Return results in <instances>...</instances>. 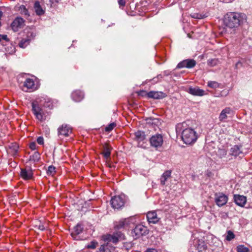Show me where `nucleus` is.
I'll return each instance as SVG.
<instances>
[{
  "label": "nucleus",
  "instance_id": "1",
  "mask_svg": "<svg viewBox=\"0 0 252 252\" xmlns=\"http://www.w3.org/2000/svg\"><path fill=\"white\" fill-rule=\"evenodd\" d=\"M246 14L238 12H229L224 16V22L230 28H237L246 21Z\"/></svg>",
  "mask_w": 252,
  "mask_h": 252
},
{
  "label": "nucleus",
  "instance_id": "2",
  "mask_svg": "<svg viewBox=\"0 0 252 252\" xmlns=\"http://www.w3.org/2000/svg\"><path fill=\"white\" fill-rule=\"evenodd\" d=\"M197 139V135L195 130L191 128H187L182 132V139L186 144L194 143Z\"/></svg>",
  "mask_w": 252,
  "mask_h": 252
},
{
  "label": "nucleus",
  "instance_id": "3",
  "mask_svg": "<svg viewBox=\"0 0 252 252\" xmlns=\"http://www.w3.org/2000/svg\"><path fill=\"white\" fill-rule=\"evenodd\" d=\"M149 233V230L145 226L139 224L135 226L132 231L133 236L138 238L140 236L146 235Z\"/></svg>",
  "mask_w": 252,
  "mask_h": 252
},
{
  "label": "nucleus",
  "instance_id": "4",
  "mask_svg": "<svg viewBox=\"0 0 252 252\" xmlns=\"http://www.w3.org/2000/svg\"><path fill=\"white\" fill-rule=\"evenodd\" d=\"M125 201L123 196H115L112 198L111 204L112 207L116 209H119L124 206Z\"/></svg>",
  "mask_w": 252,
  "mask_h": 252
},
{
  "label": "nucleus",
  "instance_id": "5",
  "mask_svg": "<svg viewBox=\"0 0 252 252\" xmlns=\"http://www.w3.org/2000/svg\"><path fill=\"white\" fill-rule=\"evenodd\" d=\"M227 201L228 197L224 193L217 192L215 194V202L219 207L224 206Z\"/></svg>",
  "mask_w": 252,
  "mask_h": 252
},
{
  "label": "nucleus",
  "instance_id": "6",
  "mask_svg": "<svg viewBox=\"0 0 252 252\" xmlns=\"http://www.w3.org/2000/svg\"><path fill=\"white\" fill-rule=\"evenodd\" d=\"M124 235L120 231L114 233L112 235H107L105 236L104 240L108 242H112L116 244L119 240L124 239Z\"/></svg>",
  "mask_w": 252,
  "mask_h": 252
},
{
  "label": "nucleus",
  "instance_id": "7",
  "mask_svg": "<svg viewBox=\"0 0 252 252\" xmlns=\"http://www.w3.org/2000/svg\"><path fill=\"white\" fill-rule=\"evenodd\" d=\"M71 132L72 129L71 127L66 124H63L58 128V136L60 138L68 136Z\"/></svg>",
  "mask_w": 252,
  "mask_h": 252
},
{
  "label": "nucleus",
  "instance_id": "8",
  "mask_svg": "<svg viewBox=\"0 0 252 252\" xmlns=\"http://www.w3.org/2000/svg\"><path fill=\"white\" fill-rule=\"evenodd\" d=\"M32 110L37 119L40 121L45 120L43 110L34 102L32 103Z\"/></svg>",
  "mask_w": 252,
  "mask_h": 252
},
{
  "label": "nucleus",
  "instance_id": "9",
  "mask_svg": "<svg viewBox=\"0 0 252 252\" xmlns=\"http://www.w3.org/2000/svg\"><path fill=\"white\" fill-rule=\"evenodd\" d=\"M150 141L152 147L158 148L162 145L163 137L160 134H156L151 137Z\"/></svg>",
  "mask_w": 252,
  "mask_h": 252
},
{
  "label": "nucleus",
  "instance_id": "10",
  "mask_svg": "<svg viewBox=\"0 0 252 252\" xmlns=\"http://www.w3.org/2000/svg\"><path fill=\"white\" fill-rule=\"evenodd\" d=\"M24 24V20L21 17H17L14 19L11 24V27L14 32H17L22 28Z\"/></svg>",
  "mask_w": 252,
  "mask_h": 252
},
{
  "label": "nucleus",
  "instance_id": "11",
  "mask_svg": "<svg viewBox=\"0 0 252 252\" xmlns=\"http://www.w3.org/2000/svg\"><path fill=\"white\" fill-rule=\"evenodd\" d=\"M233 198L235 203L240 207H244L246 204L247 198L244 195L235 194Z\"/></svg>",
  "mask_w": 252,
  "mask_h": 252
},
{
  "label": "nucleus",
  "instance_id": "12",
  "mask_svg": "<svg viewBox=\"0 0 252 252\" xmlns=\"http://www.w3.org/2000/svg\"><path fill=\"white\" fill-rule=\"evenodd\" d=\"M83 227L82 225L78 224L74 227L71 233V235L74 240H79V236L78 235L82 232Z\"/></svg>",
  "mask_w": 252,
  "mask_h": 252
},
{
  "label": "nucleus",
  "instance_id": "13",
  "mask_svg": "<svg viewBox=\"0 0 252 252\" xmlns=\"http://www.w3.org/2000/svg\"><path fill=\"white\" fill-rule=\"evenodd\" d=\"M147 218L150 223L155 224L159 220V218L158 217L157 214L155 211L148 212L147 214Z\"/></svg>",
  "mask_w": 252,
  "mask_h": 252
},
{
  "label": "nucleus",
  "instance_id": "14",
  "mask_svg": "<svg viewBox=\"0 0 252 252\" xmlns=\"http://www.w3.org/2000/svg\"><path fill=\"white\" fill-rule=\"evenodd\" d=\"M189 93L193 95L196 96H203L205 94V91L200 89L198 87H190L189 89Z\"/></svg>",
  "mask_w": 252,
  "mask_h": 252
},
{
  "label": "nucleus",
  "instance_id": "15",
  "mask_svg": "<svg viewBox=\"0 0 252 252\" xmlns=\"http://www.w3.org/2000/svg\"><path fill=\"white\" fill-rule=\"evenodd\" d=\"M165 96V94L161 92L151 91L148 94V97L154 99H161Z\"/></svg>",
  "mask_w": 252,
  "mask_h": 252
},
{
  "label": "nucleus",
  "instance_id": "16",
  "mask_svg": "<svg viewBox=\"0 0 252 252\" xmlns=\"http://www.w3.org/2000/svg\"><path fill=\"white\" fill-rule=\"evenodd\" d=\"M129 224V220L127 219H122L115 223L114 227L119 230L125 228Z\"/></svg>",
  "mask_w": 252,
  "mask_h": 252
},
{
  "label": "nucleus",
  "instance_id": "17",
  "mask_svg": "<svg viewBox=\"0 0 252 252\" xmlns=\"http://www.w3.org/2000/svg\"><path fill=\"white\" fill-rule=\"evenodd\" d=\"M84 97V94L80 91H75L72 94V99L78 102L81 101Z\"/></svg>",
  "mask_w": 252,
  "mask_h": 252
},
{
  "label": "nucleus",
  "instance_id": "18",
  "mask_svg": "<svg viewBox=\"0 0 252 252\" xmlns=\"http://www.w3.org/2000/svg\"><path fill=\"white\" fill-rule=\"evenodd\" d=\"M231 110L229 107H226L223 109L220 112L219 116V120L220 121H223L227 118V114H230Z\"/></svg>",
  "mask_w": 252,
  "mask_h": 252
},
{
  "label": "nucleus",
  "instance_id": "19",
  "mask_svg": "<svg viewBox=\"0 0 252 252\" xmlns=\"http://www.w3.org/2000/svg\"><path fill=\"white\" fill-rule=\"evenodd\" d=\"M20 175L23 179L29 180L32 177V173L31 170H27L25 169H21Z\"/></svg>",
  "mask_w": 252,
  "mask_h": 252
},
{
  "label": "nucleus",
  "instance_id": "20",
  "mask_svg": "<svg viewBox=\"0 0 252 252\" xmlns=\"http://www.w3.org/2000/svg\"><path fill=\"white\" fill-rule=\"evenodd\" d=\"M100 252H113L114 251V247L111 246L109 243L102 245L99 248Z\"/></svg>",
  "mask_w": 252,
  "mask_h": 252
},
{
  "label": "nucleus",
  "instance_id": "21",
  "mask_svg": "<svg viewBox=\"0 0 252 252\" xmlns=\"http://www.w3.org/2000/svg\"><path fill=\"white\" fill-rule=\"evenodd\" d=\"M171 172L169 170H167L164 172L160 178V184L162 185H164L166 182L171 178Z\"/></svg>",
  "mask_w": 252,
  "mask_h": 252
},
{
  "label": "nucleus",
  "instance_id": "22",
  "mask_svg": "<svg viewBox=\"0 0 252 252\" xmlns=\"http://www.w3.org/2000/svg\"><path fill=\"white\" fill-rule=\"evenodd\" d=\"M230 154L234 156H238L241 154L243 155V152L240 149V147L238 145H235L230 149Z\"/></svg>",
  "mask_w": 252,
  "mask_h": 252
},
{
  "label": "nucleus",
  "instance_id": "23",
  "mask_svg": "<svg viewBox=\"0 0 252 252\" xmlns=\"http://www.w3.org/2000/svg\"><path fill=\"white\" fill-rule=\"evenodd\" d=\"M135 139L139 143L140 142L143 141L145 139V134L143 131H137L135 132Z\"/></svg>",
  "mask_w": 252,
  "mask_h": 252
},
{
  "label": "nucleus",
  "instance_id": "24",
  "mask_svg": "<svg viewBox=\"0 0 252 252\" xmlns=\"http://www.w3.org/2000/svg\"><path fill=\"white\" fill-rule=\"evenodd\" d=\"M35 13L38 15H41L44 13V10L41 7L40 2L36 1L34 4Z\"/></svg>",
  "mask_w": 252,
  "mask_h": 252
},
{
  "label": "nucleus",
  "instance_id": "25",
  "mask_svg": "<svg viewBox=\"0 0 252 252\" xmlns=\"http://www.w3.org/2000/svg\"><path fill=\"white\" fill-rule=\"evenodd\" d=\"M18 146L16 144H11V145L9 146V149L7 150V153L13 156H15L18 152Z\"/></svg>",
  "mask_w": 252,
  "mask_h": 252
},
{
  "label": "nucleus",
  "instance_id": "26",
  "mask_svg": "<svg viewBox=\"0 0 252 252\" xmlns=\"http://www.w3.org/2000/svg\"><path fill=\"white\" fill-rule=\"evenodd\" d=\"M34 86V82L33 79L28 78L24 82V87L27 89H32Z\"/></svg>",
  "mask_w": 252,
  "mask_h": 252
},
{
  "label": "nucleus",
  "instance_id": "27",
  "mask_svg": "<svg viewBox=\"0 0 252 252\" xmlns=\"http://www.w3.org/2000/svg\"><path fill=\"white\" fill-rule=\"evenodd\" d=\"M105 158H108L111 155V148L107 145H105L103 146V151L102 152Z\"/></svg>",
  "mask_w": 252,
  "mask_h": 252
},
{
  "label": "nucleus",
  "instance_id": "28",
  "mask_svg": "<svg viewBox=\"0 0 252 252\" xmlns=\"http://www.w3.org/2000/svg\"><path fill=\"white\" fill-rule=\"evenodd\" d=\"M40 158V155L39 152H34L32 156L30 157L29 160L33 162H37Z\"/></svg>",
  "mask_w": 252,
  "mask_h": 252
},
{
  "label": "nucleus",
  "instance_id": "29",
  "mask_svg": "<svg viewBox=\"0 0 252 252\" xmlns=\"http://www.w3.org/2000/svg\"><path fill=\"white\" fill-rule=\"evenodd\" d=\"M19 10L20 11V13L25 15V16L28 17L30 14L29 13L28 9L26 8V6L24 5H21L19 7Z\"/></svg>",
  "mask_w": 252,
  "mask_h": 252
},
{
  "label": "nucleus",
  "instance_id": "30",
  "mask_svg": "<svg viewBox=\"0 0 252 252\" xmlns=\"http://www.w3.org/2000/svg\"><path fill=\"white\" fill-rule=\"evenodd\" d=\"M30 40L28 38L23 39L19 43V46L21 48H24L26 47L30 43Z\"/></svg>",
  "mask_w": 252,
  "mask_h": 252
},
{
  "label": "nucleus",
  "instance_id": "31",
  "mask_svg": "<svg viewBox=\"0 0 252 252\" xmlns=\"http://www.w3.org/2000/svg\"><path fill=\"white\" fill-rule=\"evenodd\" d=\"M186 67L190 68L193 67L196 64V62L193 60H186Z\"/></svg>",
  "mask_w": 252,
  "mask_h": 252
},
{
  "label": "nucleus",
  "instance_id": "32",
  "mask_svg": "<svg viewBox=\"0 0 252 252\" xmlns=\"http://www.w3.org/2000/svg\"><path fill=\"white\" fill-rule=\"evenodd\" d=\"M191 17L197 19H202L205 17L204 15H202L198 13H192L190 14Z\"/></svg>",
  "mask_w": 252,
  "mask_h": 252
},
{
  "label": "nucleus",
  "instance_id": "33",
  "mask_svg": "<svg viewBox=\"0 0 252 252\" xmlns=\"http://www.w3.org/2000/svg\"><path fill=\"white\" fill-rule=\"evenodd\" d=\"M237 252H248L249 249L244 245H239L237 247Z\"/></svg>",
  "mask_w": 252,
  "mask_h": 252
},
{
  "label": "nucleus",
  "instance_id": "34",
  "mask_svg": "<svg viewBox=\"0 0 252 252\" xmlns=\"http://www.w3.org/2000/svg\"><path fill=\"white\" fill-rule=\"evenodd\" d=\"M9 41V39L7 37V35L5 34H0V42H1V44L4 45V42Z\"/></svg>",
  "mask_w": 252,
  "mask_h": 252
},
{
  "label": "nucleus",
  "instance_id": "35",
  "mask_svg": "<svg viewBox=\"0 0 252 252\" xmlns=\"http://www.w3.org/2000/svg\"><path fill=\"white\" fill-rule=\"evenodd\" d=\"M116 126V124L115 123L113 122L111 123L105 127V131L107 132H110Z\"/></svg>",
  "mask_w": 252,
  "mask_h": 252
},
{
  "label": "nucleus",
  "instance_id": "36",
  "mask_svg": "<svg viewBox=\"0 0 252 252\" xmlns=\"http://www.w3.org/2000/svg\"><path fill=\"white\" fill-rule=\"evenodd\" d=\"M226 151L225 149H219L218 150V154L220 157V158H222L224 157L226 155Z\"/></svg>",
  "mask_w": 252,
  "mask_h": 252
},
{
  "label": "nucleus",
  "instance_id": "37",
  "mask_svg": "<svg viewBox=\"0 0 252 252\" xmlns=\"http://www.w3.org/2000/svg\"><path fill=\"white\" fill-rule=\"evenodd\" d=\"M235 237L234 233L231 231H228L227 232V235L226 237V239L228 241H230L233 239Z\"/></svg>",
  "mask_w": 252,
  "mask_h": 252
},
{
  "label": "nucleus",
  "instance_id": "38",
  "mask_svg": "<svg viewBox=\"0 0 252 252\" xmlns=\"http://www.w3.org/2000/svg\"><path fill=\"white\" fill-rule=\"evenodd\" d=\"M208 86L212 88H216L219 86L218 83L215 81H209Z\"/></svg>",
  "mask_w": 252,
  "mask_h": 252
},
{
  "label": "nucleus",
  "instance_id": "39",
  "mask_svg": "<svg viewBox=\"0 0 252 252\" xmlns=\"http://www.w3.org/2000/svg\"><path fill=\"white\" fill-rule=\"evenodd\" d=\"M55 169L56 168L54 166H49L47 170V174L49 175H53L56 172Z\"/></svg>",
  "mask_w": 252,
  "mask_h": 252
},
{
  "label": "nucleus",
  "instance_id": "40",
  "mask_svg": "<svg viewBox=\"0 0 252 252\" xmlns=\"http://www.w3.org/2000/svg\"><path fill=\"white\" fill-rule=\"evenodd\" d=\"M186 61L185 60H184L182 62H181L180 63H179L177 66V68H183V67H186Z\"/></svg>",
  "mask_w": 252,
  "mask_h": 252
},
{
  "label": "nucleus",
  "instance_id": "41",
  "mask_svg": "<svg viewBox=\"0 0 252 252\" xmlns=\"http://www.w3.org/2000/svg\"><path fill=\"white\" fill-rule=\"evenodd\" d=\"M97 244V243L96 242L92 241L90 244L87 246V248L89 249H94L96 248Z\"/></svg>",
  "mask_w": 252,
  "mask_h": 252
},
{
  "label": "nucleus",
  "instance_id": "42",
  "mask_svg": "<svg viewBox=\"0 0 252 252\" xmlns=\"http://www.w3.org/2000/svg\"><path fill=\"white\" fill-rule=\"evenodd\" d=\"M148 93H147L146 91L142 90L140 91L138 93V94L140 96H144L146 95L148 96Z\"/></svg>",
  "mask_w": 252,
  "mask_h": 252
},
{
  "label": "nucleus",
  "instance_id": "43",
  "mask_svg": "<svg viewBox=\"0 0 252 252\" xmlns=\"http://www.w3.org/2000/svg\"><path fill=\"white\" fill-rule=\"evenodd\" d=\"M37 143L40 145H42L44 143V139L42 137H39L37 139Z\"/></svg>",
  "mask_w": 252,
  "mask_h": 252
},
{
  "label": "nucleus",
  "instance_id": "44",
  "mask_svg": "<svg viewBox=\"0 0 252 252\" xmlns=\"http://www.w3.org/2000/svg\"><path fill=\"white\" fill-rule=\"evenodd\" d=\"M36 143L35 142H32L30 144L29 147L32 150H34L36 149Z\"/></svg>",
  "mask_w": 252,
  "mask_h": 252
},
{
  "label": "nucleus",
  "instance_id": "45",
  "mask_svg": "<svg viewBox=\"0 0 252 252\" xmlns=\"http://www.w3.org/2000/svg\"><path fill=\"white\" fill-rule=\"evenodd\" d=\"M36 226L38 227V229L41 230V231H43L44 230H45L46 229V226H44V224H40L39 225H36Z\"/></svg>",
  "mask_w": 252,
  "mask_h": 252
},
{
  "label": "nucleus",
  "instance_id": "46",
  "mask_svg": "<svg viewBox=\"0 0 252 252\" xmlns=\"http://www.w3.org/2000/svg\"><path fill=\"white\" fill-rule=\"evenodd\" d=\"M118 2L120 6H124L126 5L125 0H118Z\"/></svg>",
  "mask_w": 252,
  "mask_h": 252
},
{
  "label": "nucleus",
  "instance_id": "47",
  "mask_svg": "<svg viewBox=\"0 0 252 252\" xmlns=\"http://www.w3.org/2000/svg\"><path fill=\"white\" fill-rule=\"evenodd\" d=\"M145 252H157V251L153 249H148Z\"/></svg>",
  "mask_w": 252,
  "mask_h": 252
},
{
  "label": "nucleus",
  "instance_id": "48",
  "mask_svg": "<svg viewBox=\"0 0 252 252\" xmlns=\"http://www.w3.org/2000/svg\"><path fill=\"white\" fill-rule=\"evenodd\" d=\"M161 78H162L161 75L159 74L157 76V78H153V80L155 82H157V81L156 80V79H161Z\"/></svg>",
  "mask_w": 252,
  "mask_h": 252
},
{
  "label": "nucleus",
  "instance_id": "49",
  "mask_svg": "<svg viewBox=\"0 0 252 252\" xmlns=\"http://www.w3.org/2000/svg\"><path fill=\"white\" fill-rule=\"evenodd\" d=\"M50 1L51 4H54L55 3L58 2V0H50Z\"/></svg>",
  "mask_w": 252,
  "mask_h": 252
}]
</instances>
